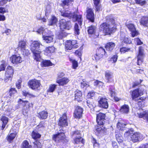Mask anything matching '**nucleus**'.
<instances>
[{
	"label": "nucleus",
	"instance_id": "nucleus-1",
	"mask_svg": "<svg viewBox=\"0 0 148 148\" xmlns=\"http://www.w3.org/2000/svg\"><path fill=\"white\" fill-rule=\"evenodd\" d=\"M44 47L38 41H34L31 43L30 49L34 55V60L39 61L41 60L40 54L44 49Z\"/></svg>",
	"mask_w": 148,
	"mask_h": 148
},
{
	"label": "nucleus",
	"instance_id": "nucleus-2",
	"mask_svg": "<svg viewBox=\"0 0 148 148\" xmlns=\"http://www.w3.org/2000/svg\"><path fill=\"white\" fill-rule=\"evenodd\" d=\"M39 34H42L43 40L46 43H49L53 42L54 34L52 32L47 29L40 27L37 31Z\"/></svg>",
	"mask_w": 148,
	"mask_h": 148
},
{
	"label": "nucleus",
	"instance_id": "nucleus-3",
	"mask_svg": "<svg viewBox=\"0 0 148 148\" xmlns=\"http://www.w3.org/2000/svg\"><path fill=\"white\" fill-rule=\"evenodd\" d=\"M62 16L72 18L74 21H78L79 24L81 25L82 23V16L81 15H77L75 13H72L69 11H64L61 12Z\"/></svg>",
	"mask_w": 148,
	"mask_h": 148
},
{
	"label": "nucleus",
	"instance_id": "nucleus-4",
	"mask_svg": "<svg viewBox=\"0 0 148 148\" xmlns=\"http://www.w3.org/2000/svg\"><path fill=\"white\" fill-rule=\"evenodd\" d=\"M133 130H131L126 131L125 133V135L126 136H129L131 140L134 142H136L141 140L142 139V135L139 132H136L133 134Z\"/></svg>",
	"mask_w": 148,
	"mask_h": 148
},
{
	"label": "nucleus",
	"instance_id": "nucleus-5",
	"mask_svg": "<svg viewBox=\"0 0 148 148\" xmlns=\"http://www.w3.org/2000/svg\"><path fill=\"white\" fill-rule=\"evenodd\" d=\"M99 29L100 31H103L106 35H109L112 32H113L114 30H115L116 28L113 27L111 28L109 24L106 23H104L100 25Z\"/></svg>",
	"mask_w": 148,
	"mask_h": 148
},
{
	"label": "nucleus",
	"instance_id": "nucleus-6",
	"mask_svg": "<svg viewBox=\"0 0 148 148\" xmlns=\"http://www.w3.org/2000/svg\"><path fill=\"white\" fill-rule=\"evenodd\" d=\"M18 103L20 108H22L23 112L27 114L30 107L29 102L27 101H23L20 99L18 101Z\"/></svg>",
	"mask_w": 148,
	"mask_h": 148
},
{
	"label": "nucleus",
	"instance_id": "nucleus-7",
	"mask_svg": "<svg viewBox=\"0 0 148 148\" xmlns=\"http://www.w3.org/2000/svg\"><path fill=\"white\" fill-rule=\"evenodd\" d=\"M60 27L62 30L64 29L69 30L72 28V25L70 21H66L65 20L62 19L60 21Z\"/></svg>",
	"mask_w": 148,
	"mask_h": 148
},
{
	"label": "nucleus",
	"instance_id": "nucleus-8",
	"mask_svg": "<svg viewBox=\"0 0 148 148\" xmlns=\"http://www.w3.org/2000/svg\"><path fill=\"white\" fill-rule=\"evenodd\" d=\"M144 49L141 46L139 47L138 54L137 56V64L138 65H140L143 62V59L145 55L144 53Z\"/></svg>",
	"mask_w": 148,
	"mask_h": 148
},
{
	"label": "nucleus",
	"instance_id": "nucleus-9",
	"mask_svg": "<svg viewBox=\"0 0 148 148\" xmlns=\"http://www.w3.org/2000/svg\"><path fill=\"white\" fill-rule=\"evenodd\" d=\"M28 84L29 87L32 89L37 90L40 89V81L34 79L30 81Z\"/></svg>",
	"mask_w": 148,
	"mask_h": 148
},
{
	"label": "nucleus",
	"instance_id": "nucleus-10",
	"mask_svg": "<svg viewBox=\"0 0 148 148\" xmlns=\"http://www.w3.org/2000/svg\"><path fill=\"white\" fill-rule=\"evenodd\" d=\"M144 91V89L140 88L133 90L131 93V97L132 99L135 100L138 97L143 95Z\"/></svg>",
	"mask_w": 148,
	"mask_h": 148
},
{
	"label": "nucleus",
	"instance_id": "nucleus-11",
	"mask_svg": "<svg viewBox=\"0 0 148 148\" xmlns=\"http://www.w3.org/2000/svg\"><path fill=\"white\" fill-rule=\"evenodd\" d=\"M14 73V71L12 67L9 66L7 67L6 71L5 73V77L4 78V81L7 82V79H9V78L12 77ZM10 80L11 79H10Z\"/></svg>",
	"mask_w": 148,
	"mask_h": 148
},
{
	"label": "nucleus",
	"instance_id": "nucleus-12",
	"mask_svg": "<svg viewBox=\"0 0 148 148\" xmlns=\"http://www.w3.org/2000/svg\"><path fill=\"white\" fill-rule=\"evenodd\" d=\"M106 115L102 113H99L97 115V121L98 125H103L105 122Z\"/></svg>",
	"mask_w": 148,
	"mask_h": 148
},
{
	"label": "nucleus",
	"instance_id": "nucleus-13",
	"mask_svg": "<svg viewBox=\"0 0 148 148\" xmlns=\"http://www.w3.org/2000/svg\"><path fill=\"white\" fill-rule=\"evenodd\" d=\"M107 100L106 98H101L98 101L99 106L104 109L108 108V104Z\"/></svg>",
	"mask_w": 148,
	"mask_h": 148
},
{
	"label": "nucleus",
	"instance_id": "nucleus-14",
	"mask_svg": "<svg viewBox=\"0 0 148 148\" xmlns=\"http://www.w3.org/2000/svg\"><path fill=\"white\" fill-rule=\"evenodd\" d=\"M126 26L131 32L132 37H134L138 34V32L136 30L134 25L132 24H126Z\"/></svg>",
	"mask_w": 148,
	"mask_h": 148
},
{
	"label": "nucleus",
	"instance_id": "nucleus-15",
	"mask_svg": "<svg viewBox=\"0 0 148 148\" xmlns=\"http://www.w3.org/2000/svg\"><path fill=\"white\" fill-rule=\"evenodd\" d=\"M58 125L62 127L67 126V119L66 114V113L63 114L62 116L60 117Z\"/></svg>",
	"mask_w": 148,
	"mask_h": 148
},
{
	"label": "nucleus",
	"instance_id": "nucleus-16",
	"mask_svg": "<svg viewBox=\"0 0 148 148\" xmlns=\"http://www.w3.org/2000/svg\"><path fill=\"white\" fill-rule=\"evenodd\" d=\"M83 109L80 107L77 106L75 109L73 113L74 117L76 118H80L82 115Z\"/></svg>",
	"mask_w": 148,
	"mask_h": 148
},
{
	"label": "nucleus",
	"instance_id": "nucleus-17",
	"mask_svg": "<svg viewBox=\"0 0 148 148\" xmlns=\"http://www.w3.org/2000/svg\"><path fill=\"white\" fill-rule=\"evenodd\" d=\"M10 60L13 64H17L22 62L21 57L18 55H14L10 58Z\"/></svg>",
	"mask_w": 148,
	"mask_h": 148
},
{
	"label": "nucleus",
	"instance_id": "nucleus-18",
	"mask_svg": "<svg viewBox=\"0 0 148 148\" xmlns=\"http://www.w3.org/2000/svg\"><path fill=\"white\" fill-rule=\"evenodd\" d=\"M10 134L7 139L9 142H10L15 138L17 133V130L15 129L14 127H13L10 130Z\"/></svg>",
	"mask_w": 148,
	"mask_h": 148
},
{
	"label": "nucleus",
	"instance_id": "nucleus-19",
	"mask_svg": "<svg viewBox=\"0 0 148 148\" xmlns=\"http://www.w3.org/2000/svg\"><path fill=\"white\" fill-rule=\"evenodd\" d=\"M86 17L87 18L92 22H94V15L92 9L88 8L87 10Z\"/></svg>",
	"mask_w": 148,
	"mask_h": 148
},
{
	"label": "nucleus",
	"instance_id": "nucleus-20",
	"mask_svg": "<svg viewBox=\"0 0 148 148\" xmlns=\"http://www.w3.org/2000/svg\"><path fill=\"white\" fill-rule=\"evenodd\" d=\"M65 138V135L64 133L60 132L54 135L53 139L56 142H58L60 140L63 139Z\"/></svg>",
	"mask_w": 148,
	"mask_h": 148
},
{
	"label": "nucleus",
	"instance_id": "nucleus-21",
	"mask_svg": "<svg viewBox=\"0 0 148 148\" xmlns=\"http://www.w3.org/2000/svg\"><path fill=\"white\" fill-rule=\"evenodd\" d=\"M75 99L78 102L81 101L82 100V93L81 91L77 90L75 91Z\"/></svg>",
	"mask_w": 148,
	"mask_h": 148
},
{
	"label": "nucleus",
	"instance_id": "nucleus-22",
	"mask_svg": "<svg viewBox=\"0 0 148 148\" xmlns=\"http://www.w3.org/2000/svg\"><path fill=\"white\" fill-rule=\"evenodd\" d=\"M115 45V44L114 42H110L106 43L105 46V47L107 51L111 52L114 49Z\"/></svg>",
	"mask_w": 148,
	"mask_h": 148
},
{
	"label": "nucleus",
	"instance_id": "nucleus-23",
	"mask_svg": "<svg viewBox=\"0 0 148 148\" xmlns=\"http://www.w3.org/2000/svg\"><path fill=\"white\" fill-rule=\"evenodd\" d=\"M137 116L140 118H143L146 120L148 123V111H143L140 113H138Z\"/></svg>",
	"mask_w": 148,
	"mask_h": 148
},
{
	"label": "nucleus",
	"instance_id": "nucleus-24",
	"mask_svg": "<svg viewBox=\"0 0 148 148\" xmlns=\"http://www.w3.org/2000/svg\"><path fill=\"white\" fill-rule=\"evenodd\" d=\"M69 79L66 77H64L61 79L57 80L56 82L60 86H64L69 81Z\"/></svg>",
	"mask_w": 148,
	"mask_h": 148
},
{
	"label": "nucleus",
	"instance_id": "nucleus-25",
	"mask_svg": "<svg viewBox=\"0 0 148 148\" xmlns=\"http://www.w3.org/2000/svg\"><path fill=\"white\" fill-rule=\"evenodd\" d=\"M119 111L123 114H127L129 112V106L126 104L122 106L121 107Z\"/></svg>",
	"mask_w": 148,
	"mask_h": 148
},
{
	"label": "nucleus",
	"instance_id": "nucleus-26",
	"mask_svg": "<svg viewBox=\"0 0 148 148\" xmlns=\"http://www.w3.org/2000/svg\"><path fill=\"white\" fill-rule=\"evenodd\" d=\"M16 92L15 88H11L9 92H6L5 94L7 95V97L9 98H13L14 94H15Z\"/></svg>",
	"mask_w": 148,
	"mask_h": 148
},
{
	"label": "nucleus",
	"instance_id": "nucleus-27",
	"mask_svg": "<svg viewBox=\"0 0 148 148\" xmlns=\"http://www.w3.org/2000/svg\"><path fill=\"white\" fill-rule=\"evenodd\" d=\"M4 115H5L4 114ZM1 120L2 121L3 123L1 127V129L3 130L8 122V118L5 116L3 115L1 119Z\"/></svg>",
	"mask_w": 148,
	"mask_h": 148
},
{
	"label": "nucleus",
	"instance_id": "nucleus-28",
	"mask_svg": "<svg viewBox=\"0 0 148 148\" xmlns=\"http://www.w3.org/2000/svg\"><path fill=\"white\" fill-rule=\"evenodd\" d=\"M140 23L141 25L147 26L148 23V17L145 16H142L140 20Z\"/></svg>",
	"mask_w": 148,
	"mask_h": 148
},
{
	"label": "nucleus",
	"instance_id": "nucleus-29",
	"mask_svg": "<svg viewBox=\"0 0 148 148\" xmlns=\"http://www.w3.org/2000/svg\"><path fill=\"white\" fill-rule=\"evenodd\" d=\"M48 115V112L47 111H43L38 113L37 116L39 118L44 119L47 118Z\"/></svg>",
	"mask_w": 148,
	"mask_h": 148
},
{
	"label": "nucleus",
	"instance_id": "nucleus-30",
	"mask_svg": "<svg viewBox=\"0 0 148 148\" xmlns=\"http://www.w3.org/2000/svg\"><path fill=\"white\" fill-rule=\"evenodd\" d=\"M121 41L122 43L126 44H130L131 43V41L130 38L126 36H123L122 34L121 35Z\"/></svg>",
	"mask_w": 148,
	"mask_h": 148
},
{
	"label": "nucleus",
	"instance_id": "nucleus-31",
	"mask_svg": "<svg viewBox=\"0 0 148 148\" xmlns=\"http://www.w3.org/2000/svg\"><path fill=\"white\" fill-rule=\"evenodd\" d=\"M113 73L109 71H107L105 72V77L106 79L107 80V82H110V80L112 77Z\"/></svg>",
	"mask_w": 148,
	"mask_h": 148
},
{
	"label": "nucleus",
	"instance_id": "nucleus-32",
	"mask_svg": "<svg viewBox=\"0 0 148 148\" xmlns=\"http://www.w3.org/2000/svg\"><path fill=\"white\" fill-rule=\"evenodd\" d=\"M18 47L22 50L26 48V42L24 40H21L18 42Z\"/></svg>",
	"mask_w": 148,
	"mask_h": 148
},
{
	"label": "nucleus",
	"instance_id": "nucleus-33",
	"mask_svg": "<svg viewBox=\"0 0 148 148\" xmlns=\"http://www.w3.org/2000/svg\"><path fill=\"white\" fill-rule=\"evenodd\" d=\"M13 107L12 106H8L7 109L5 111L4 115H6L7 116H9L11 112L15 111L14 109H13Z\"/></svg>",
	"mask_w": 148,
	"mask_h": 148
},
{
	"label": "nucleus",
	"instance_id": "nucleus-34",
	"mask_svg": "<svg viewBox=\"0 0 148 148\" xmlns=\"http://www.w3.org/2000/svg\"><path fill=\"white\" fill-rule=\"evenodd\" d=\"M100 0H94V3L95 5L96 10L98 11L100 10L101 5L100 3Z\"/></svg>",
	"mask_w": 148,
	"mask_h": 148
},
{
	"label": "nucleus",
	"instance_id": "nucleus-35",
	"mask_svg": "<svg viewBox=\"0 0 148 148\" xmlns=\"http://www.w3.org/2000/svg\"><path fill=\"white\" fill-rule=\"evenodd\" d=\"M134 1L136 4L141 6H143L147 3V2L145 0H134Z\"/></svg>",
	"mask_w": 148,
	"mask_h": 148
},
{
	"label": "nucleus",
	"instance_id": "nucleus-36",
	"mask_svg": "<svg viewBox=\"0 0 148 148\" xmlns=\"http://www.w3.org/2000/svg\"><path fill=\"white\" fill-rule=\"evenodd\" d=\"M106 18L107 22L111 23L112 25L115 23V21L112 16H108L106 17Z\"/></svg>",
	"mask_w": 148,
	"mask_h": 148
},
{
	"label": "nucleus",
	"instance_id": "nucleus-37",
	"mask_svg": "<svg viewBox=\"0 0 148 148\" xmlns=\"http://www.w3.org/2000/svg\"><path fill=\"white\" fill-rule=\"evenodd\" d=\"M54 48L53 47H49L46 49L45 51V54L46 53H48L49 54H51L54 52Z\"/></svg>",
	"mask_w": 148,
	"mask_h": 148
},
{
	"label": "nucleus",
	"instance_id": "nucleus-38",
	"mask_svg": "<svg viewBox=\"0 0 148 148\" xmlns=\"http://www.w3.org/2000/svg\"><path fill=\"white\" fill-rule=\"evenodd\" d=\"M57 21V19L54 16H53L49 22V25H53L56 23Z\"/></svg>",
	"mask_w": 148,
	"mask_h": 148
},
{
	"label": "nucleus",
	"instance_id": "nucleus-39",
	"mask_svg": "<svg viewBox=\"0 0 148 148\" xmlns=\"http://www.w3.org/2000/svg\"><path fill=\"white\" fill-rule=\"evenodd\" d=\"M70 40H67L65 43V48L67 50H71L73 48Z\"/></svg>",
	"mask_w": 148,
	"mask_h": 148
},
{
	"label": "nucleus",
	"instance_id": "nucleus-40",
	"mask_svg": "<svg viewBox=\"0 0 148 148\" xmlns=\"http://www.w3.org/2000/svg\"><path fill=\"white\" fill-rule=\"evenodd\" d=\"M96 27L94 26H91L89 27L88 30V34H92L95 32Z\"/></svg>",
	"mask_w": 148,
	"mask_h": 148
},
{
	"label": "nucleus",
	"instance_id": "nucleus-41",
	"mask_svg": "<svg viewBox=\"0 0 148 148\" xmlns=\"http://www.w3.org/2000/svg\"><path fill=\"white\" fill-rule=\"evenodd\" d=\"M75 142L76 144H78L80 143H84V139L82 138L81 136L76 137L74 139Z\"/></svg>",
	"mask_w": 148,
	"mask_h": 148
},
{
	"label": "nucleus",
	"instance_id": "nucleus-42",
	"mask_svg": "<svg viewBox=\"0 0 148 148\" xmlns=\"http://www.w3.org/2000/svg\"><path fill=\"white\" fill-rule=\"evenodd\" d=\"M126 125L123 123L119 122L117 125L118 128L121 130H123Z\"/></svg>",
	"mask_w": 148,
	"mask_h": 148
},
{
	"label": "nucleus",
	"instance_id": "nucleus-43",
	"mask_svg": "<svg viewBox=\"0 0 148 148\" xmlns=\"http://www.w3.org/2000/svg\"><path fill=\"white\" fill-rule=\"evenodd\" d=\"M42 64L45 66H48L52 65V63L50 60H43L42 62Z\"/></svg>",
	"mask_w": 148,
	"mask_h": 148
},
{
	"label": "nucleus",
	"instance_id": "nucleus-44",
	"mask_svg": "<svg viewBox=\"0 0 148 148\" xmlns=\"http://www.w3.org/2000/svg\"><path fill=\"white\" fill-rule=\"evenodd\" d=\"M32 146L29 145L28 142L27 140L24 141L22 143V148H31Z\"/></svg>",
	"mask_w": 148,
	"mask_h": 148
},
{
	"label": "nucleus",
	"instance_id": "nucleus-45",
	"mask_svg": "<svg viewBox=\"0 0 148 148\" xmlns=\"http://www.w3.org/2000/svg\"><path fill=\"white\" fill-rule=\"evenodd\" d=\"M116 138L117 140L119 143L123 142V138L121 134H116Z\"/></svg>",
	"mask_w": 148,
	"mask_h": 148
},
{
	"label": "nucleus",
	"instance_id": "nucleus-46",
	"mask_svg": "<svg viewBox=\"0 0 148 148\" xmlns=\"http://www.w3.org/2000/svg\"><path fill=\"white\" fill-rule=\"evenodd\" d=\"M56 86L55 84L51 85L49 86V89L47 90V92H53L56 88Z\"/></svg>",
	"mask_w": 148,
	"mask_h": 148
},
{
	"label": "nucleus",
	"instance_id": "nucleus-47",
	"mask_svg": "<svg viewBox=\"0 0 148 148\" xmlns=\"http://www.w3.org/2000/svg\"><path fill=\"white\" fill-rule=\"evenodd\" d=\"M32 137L33 138L36 139L37 138H40V135L38 133L33 132L32 134Z\"/></svg>",
	"mask_w": 148,
	"mask_h": 148
},
{
	"label": "nucleus",
	"instance_id": "nucleus-48",
	"mask_svg": "<svg viewBox=\"0 0 148 148\" xmlns=\"http://www.w3.org/2000/svg\"><path fill=\"white\" fill-rule=\"evenodd\" d=\"M99 53L97 52L93 57V59H94V58H95L96 60L97 61L101 58L103 57L102 55L100 54Z\"/></svg>",
	"mask_w": 148,
	"mask_h": 148
},
{
	"label": "nucleus",
	"instance_id": "nucleus-49",
	"mask_svg": "<svg viewBox=\"0 0 148 148\" xmlns=\"http://www.w3.org/2000/svg\"><path fill=\"white\" fill-rule=\"evenodd\" d=\"M70 60L72 63L73 68L74 69H76L78 66L77 62L74 60L71 59H70Z\"/></svg>",
	"mask_w": 148,
	"mask_h": 148
},
{
	"label": "nucleus",
	"instance_id": "nucleus-50",
	"mask_svg": "<svg viewBox=\"0 0 148 148\" xmlns=\"http://www.w3.org/2000/svg\"><path fill=\"white\" fill-rule=\"evenodd\" d=\"M97 52L99 53V54L102 55V56H103V55L105 54L106 53L105 49L102 47H100L99 48Z\"/></svg>",
	"mask_w": 148,
	"mask_h": 148
},
{
	"label": "nucleus",
	"instance_id": "nucleus-51",
	"mask_svg": "<svg viewBox=\"0 0 148 148\" xmlns=\"http://www.w3.org/2000/svg\"><path fill=\"white\" fill-rule=\"evenodd\" d=\"M72 135L74 138L79 137V136H81L79 131H76L73 132Z\"/></svg>",
	"mask_w": 148,
	"mask_h": 148
},
{
	"label": "nucleus",
	"instance_id": "nucleus-52",
	"mask_svg": "<svg viewBox=\"0 0 148 148\" xmlns=\"http://www.w3.org/2000/svg\"><path fill=\"white\" fill-rule=\"evenodd\" d=\"M74 29L75 33L76 34L79 35V27L77 23H76L75 24L74 27Z\"/></svg>",
	"mask_w": 148,
	"mask_h": 148
},
{
	"label": "nucleus",
	"instance_id": "nucleus-53",
	"mask_svg": "<svg viewBox=\"0 0 148 148\" xmlns=\"http://www.w3.org/2000/svg\"><path fill=\"white\" fill-rule=\"evenodd\" d=\"M23 95L25 96L29 97H35V96L34 95L31 94L26 91H23Z\"/></svg>",
	"mask_w": 148,
	"mask_h": 148
},
{
	"label": "nucleus",
	"instance_id": "nucleus-54",
	"mask_svg": "<svg viewBox=\"0 0 148 148\" xmlns=\"http://www.w3.org/2000/svg\"><path fill=\"white\" fill-rule=\"evenodd\" d=\"M70 41L71 42V44L73 48H76L78 47V46L77 45V41L76 40H70Z\"/></svg>",
	"mask_w": 148,
	"mask_h": 148
},
{
	"label": "nucleus",
	"instance_id": "nucleus-55",
	"mask_svg": "<svg viewBox=\"0 0 148 148\" xmlns=\"http://www.w3.org/2000/svg\"><path fill=\"white\" fill-rule=\"evenodd\" d=\"M21 51L23 55L28 56L30 54L29 51L26 48L21 50Z\"/></svg>",
	"mask_w": 148,
	"mask_h": 148
},
{
	"label": "nucleus",
	"instance_id": "nucleus-56",
	"mask_svg": "<svg viewBox=\"0 0 148 148\" xmlns=\"http://www.w3.org/2000/svg\"><path fill=\"white\" fill-rule=\"evenodd\" d=\"M96 131L99 133H103L104 131L103 129L100 126H98L96 128Z\"/></svg>",
	"mask_w": 148,
	"mask_h": 148
},
{
	"label": "nucleus",
	"instance_id": "nucleus-57",
	"mask_svg": "<svg viewBox=\"0 0 148 148\" xmlns=\"http://www.w3.org/2000/svg\"><path fill=\"white\" fill-rule=\"evenodd\" d=\"M35 148H41L42 145L41 143L38 141H36L34 142Z\"/></svg>",
	"mask_w": 148,
	"mask_h": 148
},
{
	"label": "nucleus",
	"instance_id": "nucleus-58",
	"mask_svg": "<svg viewBox=\"0 0 148 148\" xmlns=\"http://www.w3.org/2000/svg\"><path fill=\"white\" fill-rule=\"evenodd\" d=\"M135 43L137 45H140L142 44V42L138 38H136L134 39Z\"/></svg>",
	"mask_w": 148,
	"mask_h": 148
},
{
	"label": "nucleus",
	"instance_id": "nucleus-59",
	"mask_svg": "<svg viewBox=\"0 0 148 148\" xmlns=\"http://www.w3.org/2000/svg\"><path fill=\"white\" fill-rule=\"evenodd\" d=\"M95 93L93 91H91L88 93L87 96L88 98H92L95 96Z\"/></svg>",
	"mask_w": 148,
	"mask_h": 148
},
{
	"label": "nucleus",
	"instance_id": "nucleus-60",
	"mask_svg": "<svg viewBox=\"0 0 148 148\" xmlns=\"http://www.w3.org/2000/svg\"><path fill=\"white\" fill-rule=\"evenodd\" d=\"M103 83L102 82L96 80L94 83V85L95 86H103Z\"/></svg>",
	"mask_w": 148,
	"mask_h": 148
},
{
	"label": "nucleus",
	"instance_id": "nucleus-61",
	"mask_svg": "<svg viewBox=\"0 0 148 148\" xmlns=\"http://www.w3.org/2000/svg\"><path fill=\"white\" fill-rule=\"evenodd\" d=\"M7 12L8 10L5 8L2 7H0V13L4 14Z\"/></svg>",
	"mask_w": 148,
	"mask_h": 148
},
{
	"label": "nucleus",
	"instance_id": "nucleus-62",
	"mask_svg": "<svg viewBox=\"0 0 148 148\" xmlns=\"http://www.w3.org/2000/svg\"><path fill=\"white\" fill-rule=\"evenodd\" d=\"M112 89H111V88L109 89V91L110 92V96L111 97H113L114 96L115 92H114V87L113 86H112Z\"/></svg>",
	"mask_w": 148,
	"mask_h": 148
},
{
	"label": "nucleus",
	"instance_id": "nucleus-63",
	"mask_svg": "<svg viewBox=\"0 0 148 148\" xmlns=\"http://www.w3.org/2000/svg\"><path fill=\"white\" fill-rule=\"evenodd\" d=\"M129 50V49H127L126 47H123L120 49V51L121 53H124Z\"/></svg>",
	"mask_w": 148,
	"mask_h": 148
},
{
	"label": "nucleus",
	"instance_id": "nucleus-64",
	"mask_svg": "<svg viewBox=\"0 0 148 148\" xmlns=\"http://www.w3.org/2000/svg\"><path fill=\"white\" fill-rule=\"evenodd\" d=\"M140 82H134L133 84V85L132 86V88H135L136 86H138L139 85L141 82L143 81L142 80H140Z\"/></svg>",
	"mask_w": 148,
	"mask_h": 148
}]
</instances>
